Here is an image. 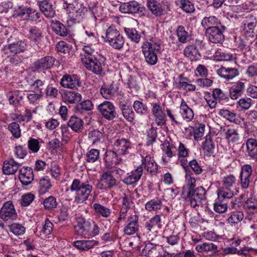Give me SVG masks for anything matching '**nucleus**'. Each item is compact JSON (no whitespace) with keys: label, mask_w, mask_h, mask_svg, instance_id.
Segmentation results:
<instances>
[{"label":"nucleus","mask_w":257,"mask_h":257,"mask_svg":"<svg viewBox=\"0 0 257 257\" xmlns=\"http://www.w3.org/2000/svg\"><path fill=\"white\" fill-rule=\"evenodd\" d=\"M53 223L49 219L46 218L45 220L44 224L40 226L37 225L34 232L36 236L43 238L50 234L53 230Z\"/></svg>","instance_id":"obj_25"},{"label":"nucleus","mask_w":257,"mask_h":257,"mask_svg":"<svg viewBox=\"0 0 257 257\" xmlns=\"http://www.w3.org/2000/svg\"><path fill=\"white\" fill-rule=\"evenodd\" d=\"M217 199L214 204V210L216 212L222 213L225 212V191L223 189H218L217 191Z\"/></svg>","instance_id":"obj_30"},{"label":"nucleus","mask_w":257,"mask_h":257,"mask_svg":"<svg viewBox=\"0 0 257 257\" xmlns=\"http://www.w3.org/2000/svg\"><path fill=\"white\" fill-rule=\"evenodd\" d=\"M20 166V164L16 162L14 159H8L4 162L3 172L8 175L14 174L18 171Z\"/></svg>","instance_id":"obj_28"},{"label":"nucleus","mask_w":257,"mask_h":257,"mask_svg":"<svg viewBox=\"0 0 257 257\" xmlns=\"http://www.w3.org/2000/svg\"><path fill=\"white\" fill-rule=\"evenodd\" d=\"M93 190V183L90 178L86 180L75 179L72 181L70 190L67 189L66 192L69 193L75 191L74 201L77 204L82 203L87 200Z\"/></svg>","instance_id":"obj_1"},{"label":"nucleus","mask_w":257,"mask_h":257,"mask_svg":"<svg viewBox=\"0 0 257 257\" xmlns=\"http://www.w3.org/2000/svg\"><path fill=\"white\" fill-rule=\"evenodd\" d=\"M205 33L209 40L212 43H220L224 41L223 33L216 27L206 28Z\"/></svg>","instance_id":"obj_16"},{"label":"nucleus","mask_w":257,"mask_h":257,"mask_svg":"<svg viewBox=\"0 0 257 257\" xmlns=\"http://www.w3.org/2000/svg\"><path fill=\"white\" fill-rule=\"evenodd\" d=\"M147 6L150 11L156 16L159 17L163 14L162 6L156 0H148Z\"/></svg>","instance_id":"obj_42"},{"label":"nucleus","mask_w":257,"mask_h":257,"mask_svg":"<svg viewBox=\"0 0 257 257\" xmlns=\"http://www.w3.org/2000/svg\"><path fill=\"white\" fill-rule=\"evenodd\" d=\"M27 48V41L26 40H18L14 42H10L4 46L2 49V54H9L10 53L20 54L25 51Z\"/></svg>","instance_id":"obj_6"},{"label":"nucleus","mask_w":257,"mask_h":257,"mask_svg":"<svg viewBox=\"0 0 257 257\" xmlns=\"http://www.w3.org/2000/svg\"><path fill=\"white\" fill-rule=\"evenodd\" d=\"M95 50L92 45H84L82 47V53L80 54V59L82 61L84 57H93Z\"/></svg>","instance_id":"obj_52"},{"label":"nucleus","mask_w":257,"mask_h":257,"mask_svg":"<svg viewBox=\"0 0 257 257\" xmlns=\"http://www.w3.org/2000/svg\"><path fill=\"white\" fill-rule=\"evenodd\" d=\"M55 59L51 56L44 57L36 61L34 66L37 69H46L50 68L53 65Z\"/></svg>","instance_id":"obj_35"},{"label":"nucleus","mask_w":257,"mask_h":257,"mask_svg":"<svg viewBox=\"0 0 257 257\" xmlns=\"http://www.w3.org/2000/svg\"><path fill=\"white\" fill-rule=\"evenodd\" d=\"M160 221V216L156 215L145 223V226L148 231H150L154 227L158 225Z\"/></svg>","instance_id":"obj_61"},{"label":"nucleus","mask_w":257,"mask_h":257,"mask_svg":"<svg viewBox=\"0 0 257 257\" xmlns=\"http://www.w3.org/2000/svg\"><path fill=\"white\" fill-rule=\"evenodd\" d=\"M52 30L58 35L61 37L66 36L68 31L65 26L60 22H56L52 26Z\"/></svg>","instance_id":"obj_50"},{"label":"nucleus","mask_w":257,"mask_h":257,"mask_svg":"<svg viewBox=\"0 0 257 257\" xmlns=\"http://www.w3.org/2000/svg\"><path fill=\"white\" fill-rule=\"evenodd\" d=\"M100 151L96 149H91L85 154V159L88 163H93L99 159Z\"/></svg>","instance_id":"obj_48"},{"label":"nucleus","mask_w":257,"mask_h":257,"mask_svg":"<svg viewBox=\"0 0 257 257\" xmlns=\"http://www.w3.org/2000/svg\"><path fill=\"white\" fill-rule=\"evenodd\" d=\"M40 9L44 16L48 18H54L55 15V11L53 5L49 0H43L38 2Z\"/></svg>","instance_id":"obj_26"},{"label":"nucleus","mask_w":257,"mask_h":257,"mask_svg":"<svg viewBox=\"0 0 257 257\" xmlns=\"http://www.w3.org/2000/svg\"><path fill=\"white\" fill-rule=\"evenodd\" d=\"M88 139L92 145H97L103 142L104 136L100 131L97 130H94L88 133Z\"/></svg>","instance_id":"obj_39"},{"label":"nucleus","mask_w":257,"mask_h":257,"mask_svg":"<svg viewBox=\"0 0 257 257\" xmlns=\"http://www.w3.org/2000/svg\"><path fill=\"white\" fill-rule=\"evenodd\" d=\"M121 155L114 150V149L106 150L103 155L104 166L108 169L112 170L113 165H121L122 160Z\"/></svg>","instance_id":"obj_7"},{"label":"nucleus","mask_w":257,"mask_h":257,"mask_svg":"<svg viewBox=\"0 0 257 257\" xmlns=\"http://www.w3.org/2000/svg\"><path fill=\"white\" fill-rule=\"evenodd\" d=\"M43 205L46 209H52L57 206V202L55 197L50 196L43 201Z\"/></svg>","instance_id":"obj_58"},{"label":"nucleus","mask_w":257,"mask_h":257,"mask_svg":"<svg viewBox=\"0 0 257 257\" xmlns=\"http://www.w3.org/2000/svg\"><path fill=\"white\" fill-rule=\"evenodd\" d=\"M60 84L64 88L75 89L80 86V82L79 77L76 75L66 74L61 78Z\"/></svg>","instance_id":"obj_14"},{"label":"nucleus","mask_w":257,"mask_h":257,"mask_svg":"<svg viewBox=\"0 0 257 257\" xmlns=\"http://www.w3.org/2000/svg\"><path fill=\"white\" fill-rule=\"evenodd\" d=\"M8 129L15 138H19L21 136V131L19 123L13 122L9 124Z\"/></svg>","instance_id":"obj_56"},{"label":"nucleus","mask_w":257,"mask_h":257,"mask_svg":"<svg viewBox=\"0 0 257 257\" xmlns=\"http://www.w3.org/2000/svg\"><path fill=\"white\" fill-rule=\"evenodd\" d=\"M44 38L43 30L37 26H31L28 30V38L31 42L37 45L38 49Z\"/></svg>","instance_id":"obj_11"},{"label":"nucleus","mask_w":257,"mask_h":257,"mask_svg":"<svg viewBox=\"0 0 257 257\" xmlns=\"http://www.w3.org/2000/svg\"><path fill=\"white\" fill-rule=\"evenodd\" d=\"M125 172V167L121 169L114 167L112 170L104 172L100 176L98 182V187L101 190H107L112 188L116 185V179L113 176L112 173L118 174L119 171Z\"/></svg>","instance_id":"obj_3"},{"label":"nucleus","mask_w":257,"mask_h":257,"mask_svg":"<svg viewBox=\"0 0 257 257\" xmlns=\"http://www.w3.org/2000/svg\"><path fill=\"white\" fill-rule=\"evenodd\" d=\"M17 217V214L12 201L5 202L0 210V218L4 221H12Z\"/></svg>","instance_id":"obj_9"},{"label":"nucleus","mask_w":257,"mask_h":257,"mask_svg":"<svg viewBox=\"0 0 257 257\" xmlns=\"http://www.w3.org/2000/svg\"><path fill=\"white\" fill-rule=\"evenodd\" d=\"M127 223L123 229L125 234L132 235L138 230L139 223L138 215L135 214L130 215L127 219Z\"/></svg>","instance_id":"obj_19"},{"label":"nucleus","mask_w":257,"mask_h":257,"mask_svg":"<svg viewBox=\"0 0 257 257\" xmlns=\"http://www.w3.org/2000/svg\"><path fill=\"white\" fill-rule=\"evenodd\" d=\"M24 94V93L19 90L9 92L7 94V97L10 104L15 107L18 106L23 100Z\"/></svg>","instance_id":"obj_38"},{"label":"nucleus","mask_w":257,"mask_h":257,"mask_svg":"<svg viewBox=\"0 0 257 257\" xmlns=\"http://www.w3.org/2000/svg\"><path fill=\"white\" fill-rule=\"evenodd\" d=\"M217 18L214 16H209L204 17L201 21V25L204 28H213L217 24Z\"/></svg>","instance_id":"obj_62"},{"label":"nucleus","mask_w":257,"mask_h":257,"mask_svg":"<svg viewBox=\"0 0 257 257\" xmlns=\"http://www.w3.org/2000/svg\"><path fill=\"white\" fill-rule=\"evenodd\" d=\"M85 67L96 75H101L102 72L101 63L95 56L93 57H84L81 61Z\"/></svg>","instance_id":"obj_10"},{"label":"nucleus","mask_w":257,"mask_h":257,"mask_svg":"<svg viewBox=\"0 0 257 257\" xmlns=\"http://www.w3.org/2000/svg\"><path fill=\"white\" fill-rule=\"evenodd\" d=\"M252 172V168L250 165L245 164L242 166L239 178L242 188L246 189L249 187Z\"/></svg>","instance_id":"obj_13"},{"label":"nucleus","mask_w":257,"mask_h":257,"mask_svg":"<svg viewBox=\"0 0 257 257\" xmlns=\"http://www.w3.org/2000/svg\"><path fill=\"white\" fill-rule=\"evenodd\" d=\"M176 35L178 40L181 43H186L190 41L191 37L188 32L185 30L183 26H179L176 30Z\"/></svg>","instance_id":"obj_46"},{"label":"nucleus","mask_w":257,"mask_h":257,"mask_svg":"<svg viewBox=\"0 0 257 257\" xmlns=\"http://www.w3.org/2000/svg\"><path fill=\"white\" fill-rule=\"evenodd\" d=\"M193 174L191 170H188L185 174L186 185L188 188V190L190 189H195L196 180L193 176Z\"/></svg>","instance_id":"obj_54"},{"label":"nucleus","mask_w":257,"mask_h":257,"mask_svg":"<svg viewBox=\"0 0 257 257\" xmlns=\"http://www.w3.org/2000/svg\"><path fill=\"white\" fill-rule=\"evenodd\" d=\"M233 65L235 66L234 67H226V80L232 79L239 75V71L236 68L237 64L235 61H234Z\"/></svg>","instance_id":"obj_53"},{"label":"nucleus","mask_w":257,"mask_h":257,"mask_svg":"<svg viewBox=\"0 0 257 257\" xmlns=\"http://www.w3.org/2000/svg\"><path fill=\"white\" fill-rule=\"evenodd\" d=\"M2 56L5 58L6 63H8V67L13 68L20 66L24 59L22 55L12 53H10L9 54H2Z\"/></svg>","instance_id":"obj_15"},{"label":"nucleus","mask_w":257,"mask_h":257,"mask_svg":"<svg viewBox=\"0 0 257 257\" xmlns=\"http://www.w3.org/2000/svg\"><path fill=\"white\" fill-rule=\"evenodd\" d=\"M120 109L123 117L128 121H133L135 114L132 107L126 105L125 103L123 102L120 104Z\"/></svg>","instance_id":"obj_47"},{"label":"nucleus","mask_w":257,"mask_h":257,"mask_svg":"<svg viewBox=\"0 0 257 257\" xmlns=\"http://www.w3.org/2000/svg\"><path fill=\"white\" fill-rule=\"evenodd\" d=\"M106 40L113 49L120 50L123 48L125 40L123 36L114 27H109L106 31Z\"/></svg>","instance_id":"obj_4"},{"label":"nucleus","mask_w":257,"mask_h":257,"mask_svg":"<svg viewBox=\"0 0 257 257\" xmlns=\"http://www.w3.org/2000/svg\"><path fill=\"white\" fill-rule=\"evenodd\" d=\"M61 96L62 100L68 104H75L82 99L81 94L75 91L65 90Z\"/></svg>","instance_id":"obj_24"},{"label":"nucleus","mask_w":257,"mask_h":257,"mask_svg":"<svg viewBox=\"0 0 257 257\" xmlns=\"http://www.w3.org/2000/svg\"><path fill=\"white\" fill-rule=\"evenodd\" d=\"M117 90L118 87L112 83L110 85H103L100 89V92L104 98L110 99L116 94Z\"/></svg>","instance_id":"obj_34"},{"label":"nucleus","mask_w":257,"mask_h":257,"mask_svg":"<svg viewBox=\"0 0 257 257\" xmlns=\"http://www.w3.org/2000/svg\"><path fill=\"white\" fill-rule=\"evenodd\" d=\"M187 198L192 207H202L206 199V191L201 186L190 189L187 191Z\"/></svg>","instance_id":"obj_5"},{"label":"nucleus","mask_w":257,"mask_h":257,"mask_svg":"<svg viewBox=\"0 0 257 257\" xmlns=\"http://www.w3.org/2000/svg\"><path fill=\"white\" fill-rule=\"evenodd\" d=\"M180 8L186 13H192L195 10L193 5L189 0H177Z\"/></svg>","instance_id":"obj_51"},{"label":"nucleus","mask_w":257,"mask_h":257,"mask_svg":"<svg viewBox=\"0 0 257 257\" xmlns=\"http://www.w3.org/2000/svg\"><path fill=\"white\" fill-rule=\"evenodd\" d=\"M141 48L146 62L150 66L156 65L158 62V54L161 52L160 44L143 42Z\"/></svg>","instance_id":"obj_2"},{"label":"nucleus","mask_w":257,"mask_h":257,"mask_svg":"<svg viewBox=\"0 0 257 257\" xmlns=\"http://www.w3.org/2000/svg\"><path fill=\"white\" fill-rule=\"evenodd\" d=\"M142 175V166H139L137 169L132 171L130 173H127L122 182L127 185H133L139 181Z\"/></svg>","instance_id":"obj_20"},{"label":"nucleus","mask_w":257,"mask_h":257,"mask_svg":"<svg viewBox=\"0 0 257 257\" xmlns=\"http://www.w3.org/2000/svg\"><path fill=\"white\" fill-rule=\"evenodd\" d=\"M163 206L161 199L157 197L147 202L145 204V209L149 212L157 211Z\"/></svg>","instance_id":"obj_43"},{"label":"nucleus","mask_w":257,"mask_h":257,"mask_svg":"<svg viewBox=\"0 0 257 257\" xmlns=\"http://www.w3.org/2000/svg\"><path fill=\"white\" fill-rule=\"evenodd\" d=\"M244 89V83L242 82H238L230 87L229 89L230 98L233 100L237 99L243 94Z\"/></svg>","instance_id":"obj_36"},{"label":"nucleus","mask_w":257,"mask_h":257,"mask_svg":"<svg viewBox=\"0 0 257 257\" xmlns=\"http://www.w3.org/2000/svg\"><path fill=\"white\" fill-rule=\"evenodd\" d=\"M56 49L58 52L64 54L68 53L72 48L71 45L66 43L64 41H60L56 45Z\"/></svg>","instance_id":"obj_64"},{"label":"nucleus","mask_w":257,"mask_h":257,"mask_svg":"<svg viewBox=\"0 0 257 257\" xmlns=\"http://www.w3.org/2000/svg\"><path fill=\"white\" fill-rule=\"evenodd\" d=\"M140 166H142L143 170L144 168L151 174H156L158 169L157 163L151 155H147L145 157L142 156V164Z\"/></svg>","instance_id":"obj_17"},{"label":"nucleus","mask_w":257,"mask_h":257,"mask_svg":"<svg viewBox=\"0 0 257 257\" xmlns=\"http://www.w3.org/2000/svg\"><path fill=\"white\" fill-rule=\"evenodd\" d=\"M19 178L21 183L25 186L31 184L34 179L32 169L28 167H22L19 171Z\"/></svg>","instance_id":"obj_23"},{"label":"nucleus","mask_w":257,"mask_h":257,"mask_svg":"<svg viewBox=\"0 0 257 257\" xmlns=\"http://www.w3.org/2000/svg\"><path fill=\"white\" fill-rule=\"evenodd\" d=\"M97 108L102 116L107 120H112L116 116L115 107L110 101H104L98 106Z\"/></svg>","instance_id":"obj_8"},{"label":"nucleus","mask_w":257,"mask_h":257,"mask_svg":"<svg viewBox=\"0 0 257 257\" xmlns=\"http://www.w3.org/2000/svg\"><path fill=\"white\" fill-rule=\"evenodd\" d=\"M99 242L95 240H81L74 242V246L77 249L86 251L98 245Z\"/></svg>","instance_id":"obj_32"},{"label":"nucleus","mask_w":257,"mask_h":257,"mask_svg":"<svg viewBox=\"0 0 257 257\" xmlns=\"http://www.w3.org/2000/svg\"><path fill=\"white\" fill-rule=\"evenodd\" d=\"M184 55L191 61L199 60L200 54L195 44L188 45L184 49Z\"/></svg>","instance_id":"obj_33"},{"label":"nucleus","mask_w":257,"mask_h":257,"mask_svg":"<svg viewBox=\"0 0 257 257\" xmlns=\"http://www.w3.org/2000/svg\"><path fill=\"white\" fill-rule=\"evenodd\" d=\"M244 29L247 31L253 33L255 27L257 26V20L253 17H250L247 18L245 23L244 24Z\"/></svg>","instance_id":"obj_57"},{"label":"nucleus","mask_w":257,"mask_h":257,"mask_svg":"<svg viewBox=\"0 0 257 257\" xmlns=\"http://www.w3.org/2000/svg\"><path fill=\"white\" fill-rule=\"evenodd\" d=\"M133 107L137 113L141 115L145 114L148 110L147 106L142 102L139 100L134 101Z\"/></svg>","instance_id":"obj_60"},{"label":"nucleus","mask_w":257,"mask_h":257,"mask_svg":"<svg viewBox=\"0 0 257 257\" xmlns=\"http://www.w3.org/2000/svg\"><path fill=\"white\" fill-rule=\"evenodd\" d=\"M152 112L155 117V121L158 126H163L166 123L165 113L161 106L157 103H152Z\"/></svg>","instance_id":"obj_18"},{"label":"nucleus","mask_w":257,"mask_h":257,"mask_svg":"<svg viewBox=\"0 0 257 257\" xmlns=\"http://www.w3.org/2000/svg\"><path fill=\"white\" fill-rule=\"evenodd\" d=\"M180 113L183 120L187 122H190L194 118L193 110L188 106L184 99H182L180 105Z\"/></svg>","instance_id":"obj_29"},{"label":"nucleus","mask_w":257,"mask_h":257,"mask_svg":"<svg viewBox=\"0 0 257 257\" xmlns=\"http://www.w3.org/2000/svg\"><path fill=\"white\" fill-rule=\"evenodd\" d=\"M244 208L249 213L257 212V199L253 197L248 198L244 203Z\"/></svg>","instance_id":"obj_49"},{"label":"nucleus","mask_w":257,"mask_h":257,"mask_svg":"<svg viewBox=\"0 0 257 257\" xmlns=\"http://www.w3.org/2000/svg\"><path fill=\"white\" fill-rule=\"evenodd\" d=\"M39 188L42 193H44L51 187L50 180L48 177L41 178L39 183Z\"/></svg>","instance_id":"obj_63"},{"label":"nucleus","mask_w":257,"mask_h":257,"mask_svg":"<svg viewBox=\"0 0 257 257\" xmlns=\"http://www.w3.org/2000/svg\"><path fill=\"white\" fill-rule=\"evenodd\" d=\"M244 217L243 214L241 211L233 212L228 219V222L231 225L237 224L240 222Z\"/></svg>","instance_id":"obj_55"},{"label":"nucleus","mask_w":257,"mask_h":257,"mask_svg":"<svg viewBox=\"0 0 257 257\" xmlns=\"http://www.w3.org/2000/svg\"><path fill=\"white\" fill-rule=\"evenodd\" d=\"M203 150L204 153L207 155H210L213 153L214 149V144L212 140L206 138L203 143Z\"/></svg>","instance_id":"obj_59"},{"label":"nucleus","mask_w":257,"mask_h":257,"mask_svg":"<svg viewBox=\"0 0 257 257\" xmlns=\"http://www.w3.org/2000/svg\"><path fill=\"white\" fill-rule=\"evenodd\" d=\"M191 80L187 77L179 76V81L177 87L187 91H194L196 90V86L191 83Z\"/></svg>","instance_id":"obj_37"},{"label":"nucleus","mask_w":257,"mask_h":257,"mask_svg":"<svg viewBox=\"0 0 257 257\" xmlns=\"http://www.w3.org/2000/svg\"><path fill=\"white\" fill-rule=\"evenodd\" d=\"M124 31L127 38L134 43L138 44L141 41V34L133 28H124Z\"/></svg>","instance_id":"obj_40"},{"label":"nucleus","mask_w":257,"mask_h":257,"mask_svg":"<svg viewBox=\"0 0 257 257\" xmlns=\"http://www.w3.org/2000/svg\"><path fill=\"white\" fill-rule=\"evenodd\" d=\"M91 223L84 218L78 219L77 223L74 226L75 233L78 235H86L91 229Z\"/></svg>","instance_id":"obj_22"},{"label":"nucleus","mask_w":257,"mask_h":257,"mask_svg":"<svg viewBox=\"0 0 257 257\" xmlns=\"http://www.w3.org/2000/svg\"><path fill=\"white\" fill-rule=\"evenodd\" d=\"M121 13L134 14L138 13L140 9V5L135 1H132L121 4L119 8Z\"/></svg>","instance_id":"obj_27"},{"label":"nucleus","mask_w":257,"mask_h":257,"mask_svg":"<svg viewBox=\"0 0 257 257\" xmlns=\"http://www.w3.org/2000/svg\"><path fill=\"white\" fill-rule=\"evenodd\" d=\"M248 156L252 159L257 160V142L256 140L250 138L246 143Z\"/></svg>","instance_id":"obj_44"},{"label":"nucleus","mask_w":257,"mask_h":257,"mask_svg":"<svg viewBox=\"0 0 257 257\" xmlns=\"http://www.w3.org/2000/svg\"><path fill=\"white\" fill-rule=\"evenodd\" d=\"M238 192L235 176L233 174L227 175L226 177V198H231Z\"/></svg>","instance_id":"obj_21"},{"label":"nucleus","mask_w":257,"mask_h":257,"mask_svg":"<svg viewBox=\"0 0 257 257\" xmlns=\"http://www.w3.org/2000/svg\"><path fill=\"white\" fill-rule=\"evenodd\" d=\"M46 87L45 81L36 79L29 83V88L33 92H36L43 95V90Z\"/></svg>","instance_id":"obj_41"},{"label":"nucleus","mask_w":257,"mask_h":257,"mask_svg":"<svg viewBox=\"0 0 257 257\" xmlns=\"http://www.w3.org/2000/svg\"><path fill=\"white\" fill-rule=\"evenodd\" d=\"M113 148L119 155L124 156L130 153L131 143L127 139H117L113 143Z\"/></svg>","instance_id":"obj_12"},{"label":"nucleus","mask_w":257,"mask_h":257,"mask_svg":"<svg viewBox=\"0 0 257 257\" xmlns=\"http://www.w3.org/2000/svg\"><path fill=\"white\" fill-rule=\"evenodd\" d=\"M67 124L73 131L77 133L82 132L84 128L83 120L77 116H71Z\"/></svg>","instance_id":"obj_31"},{"label":"nucleus","mask_w":257,"mask_h":257,"mask_svg":"<svg viewBox=\"0 0 257 257\" xmlns=\"http://www.w3.org/2000/svg\"><path fill=\"white\" fill-rule=\"evenodd\" d=\"M92 208L97 214L104 218L109 217L112 213L110 208L97 203L93 204Z\"/></svg>","instance_id":"obj_45"}]
</instances>
